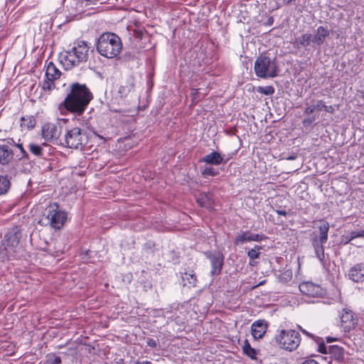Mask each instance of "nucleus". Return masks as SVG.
Listing matches in <instances>:
<instances>
[{
  "instance_id": "nucleus-1",
  "label": "nucleus",
  "mask_w": 364,
  "mask_h": 364,
  "mask_svg": "<svg viewBox=\"0 0 364 364\" xmlns=\"http://www.w3.org/2000/svg\"><path fill=\"white\" fill-rule=\"evenodd\" d=\"M92 98L93 95L85 84L74 82L70 85V92L60 104V109L63 107L71 113L81 115Z\"/></svg>"
},
{
  "instance_id": "nucleus-2",
  "label": "nucleus",
  "mask_w": 364,
  "mask_h": 364,
  "mask_svg": "<svg viewBox=\"0 0 364 364\" xmlns=\"http://www.w3.org/2000/svg\"><path fill=\"white\" fill-rule=\"evenodd\" d=\"M89 51L90 47L87 42L79 41L75 42L70 50L60 53L59 61L65 70H70L77 66L80 63L86 62Z\"/></svg>"
},
{
  "instance_id": "nucleus-3",
  "label": "nucleus",
  "mask_w": 364,
  "mask_h": 364,
  "mask_svg": "<svg viewBox=\"0 0 364 364\" xmlns=\"http://www.w3.org/2000/svg\"><path fill=\"white\" fill-rule=\"evenodd\" d=\"M122 48L120 38L113 33H102L98 38L97 50L104 57L113 58L119 54Z\"/></svg>"
},
{
  "instance_id": "nucleus-4",
  "label": "nucleus",
  "mask_w": 364,
  "mask_h": 364,
  "mask_svg": "<svg viewBox=\"0 0 364 364\" xmlns=\"http://www.w3.org/2000/svg\"><path fill=\"white\" fill-rule=\"evenodd\" d=\"M67 219V213L59 208L56 203L50 204L45 210L38 223L41 225H49L55 230H60Z\"/></svg>"
},
{
  "instance_id": "nucleus-5",
  "label": "nucleus",
  "mask_w": 364,
  "mask_h": 364,
  "mask_svg": "<svg viewBox=\"0 0 364 364\" xmlns=\"http://www.w3.org/2000/svg\"><path fill=\"white\" fill-rule=\"evenodd\" d=\"M87 135L85 131L79 127L67 129L61 137L60 145L69 149H81L87 143Z\"/></svg>"
},
{
  "instance_id": "nucleus-6",
  "label": "nucleus",
  "mask_w": 364,
  "mask_h": 364,
  "mask_svg": "<svg viewBox=\"0 0 364 364\" xmlns=\"http://www.w3.org/2000/svg\"><path fill=\"white\" fill-rule=\"evenodd\" d=\"M318 228V232L315 231L312 233L311 241L316 257L321 263H323L325 259L323 245L328 240L329 224L325 220H320Z\"/></svg>"
},
{
  "instance_id": "nucleus-7",
  "label": "nucleus",
  "mask_w": 364,
  "mask_h": 364,
  "mask_svg": "<svg viewBox=\"0 0 364 364\" xmlns=\"http://www.w3.org/2000/svg\"><path fill=\"white\" fill-rule=\"evenodd\" d=\"M274 340L281 348L292 351L299 346L301 336L299 333L295 330H279Z\"/></svg>"
},
{
  "instance_id": "nucleus-8",
  "label": "nucleus",
  "mask_w": 364,
  "mask_h": 364,
  "mask_svg": "<svg viewBox=\"0 0 364 364\" xmlns=\"http://www.w3.org/2000/svg\"><path fill=\"white\" fill-rule=\"evenodd\" d=\"M255 72L261 78L274 77L277 75V67L274 59L266 54H262L255 62Z\"/></svg>"
},
{
  "instance_id": "nucleus-9",
  "label": "nucleus",
  "mask_w": 364,
  "mask_h": 364,
  "mask_svg": "<svg viewBox=\"0 0 364 364\" xmlns=\"http://www.w3.org/2000/svg\"><path fill=\"white\" fill-rule=\"evenodd\" d=\"M20 232L17 231L8 232L0 246V254L3 257H13L20 240Z\"/></svg>"
},
{
  "instance_id": "nucleus-10",
  "label": "nucleus",
  "mask_w": 364,
  "mask_h": 364,
  "mask_svg": "<svg viewBox=\"0 0 364 364\" xmlns=\"http://www.w3.org/2000/svg\"><path fill=\"white\" fill-rule=\"evenodd\" d=\"M42 136L48 142L60 145L62 127L59 124L46 123L42 127Z\"/></svg>"
},
{
  "instance_id": "nucleus-11",
  "label": "nucleus",
  "mask_w": 364,
  "mask_h": 364,
  "mask_svg": "<svg viewBox=\"0 0 364 364\" xmlns=\"http://www.w3.org/2000/svg\"><path fill=\"white\" fill-rule=\"evenodd\" d=\"M206 257L210 260L211 264V275H218L221 273L223 266L224 256L219 252H207L205 253Z\"/></svg>"
},
{
  "instance_id": "nucleus-12",
  "label": "nucleus",
  "mask_w": 364,
  "mask_h": 364,
  "mask_svg": "<svg viewBox=\"0 0 364 364\" xmlns=\"http://www.w3.org/2000/svg\"><path fill=\"white\" fill-rule=\"evenodd\" d=\"M300 291L306 296L316 297L323 294L322 288L313 282H305L299 284Z\"/></svg>"
},
{
  "instance_id": "nucleus-13",
  "label": "nucleus",
  "mask_w": 364,
  "mask_h": 364,
  "mask_svg": "<svg viewBox=\"0 0 364 364\" xmlns=\"http://www.w3.org/2000/svg\"><path fill=\"white\" fill-rule=\"evenodd\" d=\"M267 329V323L264 320H257L251 326L252 335L255 339L263 337Z\"/></svg>"
},
{
  "instance_id": "nucleus-14",
  "label": "nucleus",
  "mask_w": 364,
  "mask_h": 364,
  "mask_svg": "<svg viewBox=\"0 0 364 364\" xmlns=\"http://www.w3.org/2000/svg\"><path fill=\"white\" fill-rule=\"evenodd\" d=\"M341 321L346 329L350 330L354 328L356 324V318L351 310L344 309L341 315Z\"/></svg>"
},
{
  "instance_id": "nucleus-15",
  "label": "nucleus",
  "mask_w": 364,
  "mask_h": 364,
  "mask_svg": "<svg viewBox=\"0 0 364 364\" xmlns=\"http://www.w3.org/2000/svg\"><path fill=\"white\" fill-rule=\"evenodd\" d=\"M330 31L327 28L320 26L316 29V33L314 36L311 35L312 43L316 46H321L325 39L329 36Z\"/></svg>"
},
{
  "instance_id": "nucleus-16",
  "label": "nucleus",
  "mask_w": 364,
  "mask_h": 364,
  "mask_svg": "<svg viewBox=\"0 0 364 364\" xmlns=\"http://www.w3.org/2000/svg\"><path fill=\"white\" fill-rule=\"evenodd\" d=\"M349 278L355 282H360L364 280V267L358 264L353 267L348 272Z\"/></svg>"
},
{
  "instance_id": "nucleus-17",
  "label": "nucleus",
  "mask_w": 364,
  "mask_h": 364,
  "mask_svg": "<svg viewBox=\"0 0 364 364\" xmlns=\"http://www.w3.org/2000/svg\"><path fill=\"white\" fill-rule=\"evenodd\" d=\"M14 152L6 144L0 145V164H9L13 159Z\"/></svg>"
},
{
  "instance_id": "nucleus-18",
  "label": "nucleus",
  "mask_w": 364,
  "mask_h": 364,
  "mask_svg": "<svg viewBox=\"0 0 364 364\" xmlns=\"http://www.w3.org/2000/svg\"><path fill=\"white\" fill-rule=\"evenodd\" d=\"M329 353L332 359L338 363H341L344 360V350L338 346H331L329 347Z\"/></svg>"
},
{
  "instance_id": "nucleus-19",
  "label": "nucleus",
  "mask_w": 364,
  "mask_h": 364,
  "mask_svg": "<svg viewBox=\"0 0 364 364\" xmlns=\"http://www.w3.org/2000/svg\"><path fill=\"white\" fill-rule=\"evenodd\" d=\"M200 161L208 164L218 166L223 162V159L220 153L217 151H213L209 154L205 155L203 159H200Z\"/></svg>"
},
{
  "instance_id": "nucleus-20",
  "label": "nucleus",
  "mask_w": 364,
  "mask_h": 364,
  "mask_svg": "<svg viewBox=\"0 0 364 364\" xmlns=\"http://www.w3.org/2000/svg\"><path fill=\"white\" fill-rule=\"evenodd\" d=\"M183 286L188 288L195 287L197 283V278L193 271L185 272L181 276Z\"/></svg>"
},
{
  "instance_id": "nucleus-21",
  "label": "nucleus",
  "mask_w": 364,
  "mask_h": 364,
  "mask_svg": "<svg viewBox=\"0 0 364 364\" xmlns=\"http://www.w3.org/2000/svg\"><path fill=\"white\" fill-rule=\"evenodd\" d=\"M198 203L209 210L213 208V202L211 196L205 193H200L197 198Z\"/></svg>"
},
{
  "instance_id": "nucleus-22",
  "label": "nucleus",
  "mask_w": 364,
  "mask_h": 364,
  "mask_svg": "<svg viewBox=\"0 0 364 364\" xmlns=\"http://www.w3.org/2000/svg\"><path fill=\"white\" fill-rule=\"evenodd\" d=\"M60 75L61 72L55 66L52 62H50L46 68L45 74L46 77L56 80L60 78Z\"/></svg>"
},
{
  "instance_id": "nucleus-23",
  "label": "nucleus",
  "mask_w": 364,
  "mask_h": 364,
  "mask_svg": "<svg viewBox=\"0 0 364 364\" xmlns=\"http://www.w3.org/2000/svg\"><path fill=\"white\" fill-rule=\"evenodd\" d=\"M251 232L250 231H243L239 233L234 240V244L235 245H240L244 244L245 242H251Z\"/></svg>"
},
{
  "instance_id": "nucleus-24",
  "label": "nucleus",
  "mask_w": 364,
  "mask_h": 364,
  "mask_svg": "<svg viewBox=\"0 0 364 364\" xmlns=\"http://www.w3.org/2000/svg\"><path fill=\"white\" fill-rule=\"evenodd\" d=\"M296 43L297 46H300L304 48H306L310 46L311 43H312L311 34L310 33H304L301 35L300 37L296 39Z\"/></svg>"
},
{
  "instance_id": "nucleus-25",
  "label": "nucleus",
  "mask_w": 364,
  "mask_h": 364,
  "mask_svg": "<svg viewBox=\"0 0 364 364\" xmlns=\"http://www.w3.org/2000/svg\"><path fill=\"white\" fill-rule=\"evenodd\" d=\"M11 183L7 176H0V195L6 193L9 189Z\"/></svg>"
},
{
  "instance_id": "nucleus-26",
  "label": "nucleus",
  "mask_w": 364,
  "mask_h": 364,
  "mask_svg": "<svg viewBox=\"0 0 364 364\" xmlns=\"http://www.w3.org/2000/svg\"><path fill=\"white\" fill-rule=\"evenodd\" d=\"M242 350H243V353L245 355H247V356H249L250 358H255V356L256 355L255 350L251 347L250 344L249 343V342L247 340H245L244 342V345L242 346Z\"/></svg>"
},
{
  "instance_id": "nucleus-27",
  "label": "nucleus",
  "mask_w": 364,
  "mask_h": 364,
  "mask_svg": "<svg viewBox=\"0 0 364 364\" xmlns=\"http://www.w3.org/2000/svg\"><path fill=\"white\" fill-rule=\"evenodd\" d=\"M262 249L261 246L255 245L254 248L250 249L247 252V256L250 258V259H255L258 258L260 255L259 250Z\"/></svg>"
},
{
  "instance_id": "nucleus-28",
  "label": "nucleus",
  "mask_w": 364,
  "mask_h": 364,
  "mask_svg": "<svg viewBox=\"0 0 364 364\" xmlns=\"http://www.w3.org/2000/svg\"><path fill=\"white\" fill-rule=\"evenodd\" d=\"M54 82L55 80L46 77V80L42 82V89L47 92L51 91L55 87Z\"/></svg>"
},
{
  "instance_id": "nucleus-29",
  "label": "nucleus",
  "mask_w": 364,
  "mask_h": 364,
  "mask_svg": "<svg viewBox=\"0 0 364 364\" xmlns=\"http://www.w3.org/2000/svg\"><path fill=\"white\" fill-rule=\"evenodd\" d=\"M29 151L35 156H40L43 154V149L40 145L31 143L28 145Z\"/></svg>"
},
{
  "instance_id": "nucleus-30",
  "label": "nucleus",
  "mask_w": 364,
  "mask_h": 364,
  "mask_svg": "<svg viewBox=\"0 0 364 364\" xmlns=\"http://www.w3.org/2000/svg\"><path fill=\"white\" fill-rule=\"evenodd\" d=\"M132 85L120 86L118 90V93L119 94L121 97H124L132 91Z\"/></svg>"
},
{
  "instance_id": "nucleus-31",
  "label": "nucleus",
  "mask_w": 364,
  "mask_h": 364,
  "mask_svg": "<svg viewBox=\"0 0 364 364\" xmlns=\"http://www.w3.org/2000/svg\"><path fill=\"white\" fill-rule=\"evenodd\" d=\"M257 91L261 94H264L266 95H272L274 92V88L272 86H259L257 87Z\"/></svg>"
},
{
  "instance_id": "nucleus-32",
  "label": "nucleus",
  "mask_w": 364,
  "mask_h": 364,
  "mask_svg": "<svg viewBox=\"0 0 364 364\" xmlns=\"http://www.w3.org/2000/svg\"><path fill=\"white\" fill-rule=\"evenodd\" d=\"M201 173L203 176H215L218 174V171L215 170L212 167H205L202 171Z\"/></svg>"
},
{
  "instance_id": "nucleus-33",
  "label": "nucleus",
  "mask_w": 364,
  "mask_h": 364,
  "mask_svg": "<svg viewBox=\"0 0 364 364\" xmlns=\"http://www.w3.org/2000/svg\"><path fill=\"white\" fill-rule=\"evenodd\" d=\"M45 364H62L61 358L59 356L51 355L45 361Z\"/></svg>"
},
{
  "instance_id": "nucleus-34",
  "label": "nucleus",
  "mask_w": 364,
  "mask_h": 364,
  "mask_svg": "<svg viewBox=\"0 0 364 364\" xmlns=\"http://www.w3.org/2000/svg\"><path fill=\"white\" fill-rule=\"evenodd\" d=\"M264 239H266V237L263 235L254 234V233L251 232V238H250L251 242H252V241L259 242Z\"/></svg>"
},
{
  "instance_id": "nucleus-35",
  "label": "nucleus",
  "mask_w": 364,
  "mask_h": 364,
  "mask_svg": "<svg viewBox=\"0 0 364 364\" xmlns=\"http://www.w3.org/2000/svg\"><path fill=\"white\" fill-rule=\"evenodd\" d=\"M357 231H351L348 235L346 236V242L345 244L350 242L351 240H354L356 237H358L357 235Z\"/></svg>"
},
{
  "instance_id": "nucleus-36",
  "label": "nucleus",
  "mask_w": 364,
  "mask_h": 364,
  "mask_svg": "<svg viewBox=\"0 0 364 364\" xmlns=\"http://www.w3.org/2000/svg\"><path fill=\"white\" fill-rule=\"evenodd\" d=\"M325 102L321 100H317L316 105H314L316 111L325 109Z\"/></svg>"
},
{
  "instance_id": "nucleus-37",
  "label": "nucleus",
  "mask_w": 364,
  "mask_h": 364,
  "mask_svg": "<svg viewBox=\"0 0 364 364\" xmlns=\"http://www.w3.org/2000/svg\"><path fill=\"white\" fill-rule=\"evenodd\" d=\"M15 146L20 149V151L21 154V158H28V154L26 151V150L24 149L22 144H20V143L15 144Z\"/></svg>"
},
{
  "instance_id": "nucleus-38",
  "label": "nucleus",
  "mask_w": 364,
  "mask_h": 364,
  "mask_svg": "<svg viewBox=\"0 0 364 364\" xmlns=\"http://www.w3.org/2000/svg\"><path fill=\"white\" fill-rule=\"evenodd\" d=\"M315 120H316L315 117H311L304 119L303 120L302 123H303V125L306 127L310 126Z\"/></svg>"
},
{
  "instance_id": "nucleus-39",
  "label": "nucleus",
  "mask_w": 364,
  "mask_h": 364,
  "mask_svg": "<svg viewBox=\"0 0 364 364\" xmlns=\"http://www.w3.org/2000/svg\"><path fill=\"white\" fill-rule=\"evenodd\" d=\"M147 346L151 348H156L158 344V341L154 338H149L146 341Z\"/></svg>"
},
{
  "instance_id": "nucleus-40",
  "label": "nucleus",
  "mask_w": 364,
  "mask_h": 364,
  "mask_svg": "<svg viewBox=\"0 0 364 364\" xmlns=\"http://www.w3.org/2000/svg\"><path fill=\"white\" fill-rule=\"evenodd\" d=\"M314 111H316L314 106H307L304 109V113L311 114Z\"/></svg>"
},
{
  "instance_id": "nucleus-41",
  "label": "nucleus",
  "mask_w": 364,
  "mask_h": 364,
  "mask_svg": "<svg viewBox=\"0 0 364 364\" xmlns=\"http://www.w3.org/2000/svg\"><path fill=\"white\" fill-rule=\"evenodd\" d=\"M326 112H328V113H331V114H333L334 113V112L336 111V108H335V106H332V105H329V106H327L326 105L325 106V109H324Z\"/></svg>"
},
{
  "instance_id": "nucleus-42",
  "label": "nucleus",
  "mask_w": 364,
  "mask_h": 364,
  "mask_svg": "<svg viewBox=\"0 0 364 364\" xmlns=\"http://www.w3.org/2000/svg\"><path fill=\"white\" fill-rule=\"evenodd\" d=\"M276 213L278 215H283V216H286L287 215V213L284 210H277Z\"/></svg>"
},
{
  "instance_id": "nucleus-43",
  "label": "nucleus",
  "mask_w": 364,
  "mask_h": 364,
  "mask_svg": "<svg viewBox=\"0 0 364 364\" xmlns=\"http://www.w3.org/2000/svg\"><path fill=\"white\" fill-rule=\"evenodd\" d=\"M299 329L300 331L305 335L309 336V337H312V335L309 333L308 331H306L305 329L302 328L301 326H299Z\"/></svg>"
},
{
  "instance_id": "nucleus-44",
  "label": "nucleus",
  "mask_w": 364,
  "mask_h": 364,
  "mask_svg": "<svg viewBox=\"0 0 364 364\" xmlns=\"http://www.w3.org/2000/svg\"><path fill=\"white\" fill-rule=\"evenodd\" d=\"M302 364H318V363L314 360H308L304 361Z\"/></svg>"
},
{
  "instance_id": "nucleus-45",
  "label": "nucleus",
  "mask_w": 364,
  "mask_h": 364,
  "mask_svg": "<svg viewBox=\"0 0 364 364\" xmlns=\"http://www.w3.org/2000/svg\"><path fill=\"white\" fill-rule=\"evenodd\" d=\"M357 234L358 237H364V230L357 231Z\"/></svg>"
},
{
  "instance_id": "nucleus-46",
  "label": "nucleus",
  "mask_w": 364,
  "mask_h": 364,
  "mask_svg": "<svg viewBox=\"0 0 364 364\" xmlns=\"http://www.w3.org/2000/svg\"><path fill=\"white\" fill-rule=\"evenodd\" d=\"M249 264L250 266H255L257 262L255 261V259H250Z\"/></svg>"
},
{
  "instance_id": "nucleus-47",
  "label": "nucleus",
  "mask_w": 364,
  "mask_h": 364,
  "mask_svg": "<svg viewBox=\"0 0 364 364\" xmlns=\"http://www.w3.org/2000/svg\"><path fill=\"white\" fill-rule=\"evenodd\" d=\"M336 339L334 338H331V337H326V341L328 343H331V342H333L334 341H336Z\"/></svg>"
},
{
  "instance_id": "nucleus-48",
  "label": "nucleus",
  "mask_w": 364,
  "mask_h": 364,
  "mask_svg": "<svg viewBox=\"0 0 364 364\" xmlns=\"http://www.w3.org/2000/svg\"><path fill=\"white\" fill-rule=\"evenodd\" d=\"M284 276H286V277H289V278H290V277H291V273L290 272H289V271H287V272H285L284 273Z\"/></svg>"
},
{
  "instance_id": "nucleus-49",
  "label": "nucleus",
  "mask_w": 364,
  "mask_h": 364,
  "mask_svg": "<svg viewBox=\"0 0 364 364\" xmlns=\"http://www.w3.org/2000/svg\"><path fill=\"white\" fill-rule=\"evenodd\" d=\"M7 143L10 144H14V145L16 144L13 139H9L8 141H7Z\"/></svg>"
},
{
  "instance_id": "nucleus-50",
  "label": "nucleus",
  "mask_w": 364,
  "mask_h": 364,
  "mask_svg": "<svg viewBox=\"0 0 364 364\" xmlns=\"http://www.w3.org/2000/svg\"><path fill=\"white\" fill-rule=\"evenodd\" d=\"M141 364H152V363L149 360H144V361H141Z\"/></svg>"
},
{
  "instance_id": "nucleus-51",
  "label": "nucleus",
  "mask_w": 364,
  "mask_h": 364,
  "mask_svg": "<svg viewBox=\"0 0 364 364\" xmlns=\"http://www.w3.org/2000/svg\"><path fill=\"white\" fill-rule=\"evenodd\" d=\"M295 159V157H294V156H289V157L288 158V159H289V160H293V159Z\"/></svg>"
},
{
  "instance_id": "nucleus-52",
  "label": "nucleus",
  "mask_w": 364,
  "mask_h": 364,
  "mask_svg": "<svg viewBox=\"0 0 364 364\" xmlns=\"http://www.w3.org/2000/svg\"><path fill=\"white\" fill-rule=\"evenodd\" d=\"M136 364H141V361H136Z\"/></svg>"
}]
</instances>
